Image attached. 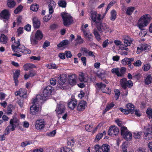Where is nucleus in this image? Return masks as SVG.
<instances>
[{
  "label": "nucleus",
  "instance_id": "obj_1",
  "mask_svg": "<svg viewBox=\"0 0 152 152\" xmlns=\"http://www.w3.org/2000/svg\"><path fill=\"white\" fill-rule=\"evenodd\" d=\"M12 50L15 52L18 51L24 54H30L31 53V50L24 45L20 44L19 39L15 42L14 45H12Z\"/></svg>",
  "mask_w": 152,
  "mask_h": 152
},
{
  "label": "nucleus",
  "instance_id": "obj_2",
  "mask_svg": "<svg viewBox=\"0 0 152 152\" xmlns=\"http://www.w3.org/2000/svg\"><path fill=\"white\" fill-rule=\"evenodd\" d=\"M151 17L148 14L144 15L139 19L138 22V27L140 29H142L144 27L147 26L150 21Z\"/></svg>",
  "mask_w": 152,
  "mask_h": 152
},
{
  "label": "nucleus",
  "instance_id": "obj_3",
  "mask_svg": "<svg viewBox=\"0 0 152 152\" xmlns=\"http://www.w3.org/2000/svg\"><path fill=\"white\" fill-rule=\"evenodd\" d=\"M120 83L121 86L124 90H126L125 93L124 94V95L126 96L128 94V91L126 90L127 87L129 88L132 87L133 86L132 82L131 80L127 81L126 78H123L120 80Z\"/></svg>",
  "mask_w": 152,
  "mask_h": 152
},
{
  "label": "nucleus",
  "instance_id": "obj_4",
  "mask_svg": "<svg viewBox=\"0 0 152 152\" xmlns=\"http://www.w3.org/2000/svg\"><path fill=\"white\" fill-rule=\"evenodd\" d=\"M39 99L38 96H37L35 99L33 100L32 105L30 107V113L32 115H36L38 112L39 108V104L38 102Z\"/></svg>",
  "mask_w": 152,
  "mask_h": 152
},
{
  "label": "nucleus",
  "instance_id": "obj_5",
  "mask_svg": "<svg viewBox=\"0 0 152 152\" xmlns=\"http://www.w3.org/2000/svg\"><path fill=\"white\" fill-rule=\"evenodd\" d=\"M54 88L53 87L50 86H48L43 90L42 96H38L39 101H44L46 100L47 97L51 94Z\"/></svg>",
  "mask_w": 152,
  "mask_h": 152
},
{
  "label": "nucleus",
  "instance_id": "obj_6",
  "mask_svg": "<svg viewBox=\"0 0 152 152\" xmlns=\"http://www.w3.org/2000/svg\"><path fill=\"white\" fill-rule=\"evenodd\" d=\"M121 133L124 138L127 141L130 140L132 138V134L128 131L126 127L121 126Z\"/></svg>",
  "mask_w": 152,
  "mask_h": 152
},
{
  "label": "nucleus",
  "instance_id": "obj_7",
  "mask_svg": "<svg viewBox=\"0 0 152 152\" xmlns=\"http://www.w3.org/2000/svg\"><path fill=\"white\" fill-rule=\"evenodd\" d=\"M89 13L91 18L93 22L95 23L96 26L98 23H101V15L98 14L96 11L93 10H92Z\"/></svg>",
  "mask_w": 152,
  "mask_h": 152
},
{
  "label": "nucleus",
  "instance_id": "obj_8",
  "mask_svg": "<svg viewBox=\"0 0 152 152\" xmlns=\"http://www.w3.org/2000/svg\"><path fill=\"white\" fill-rule=\"evenodd\" d=\"M61 15L64 26H68L72 23L73 20L72 17L70 15H67V14L64 12L61 13Z\"/></svg>",
  "mask_w": 152,
  "mask_h": 152
},
{
  "label": "nucleus",
  "instance_id": "obj_9",
  "mask_svg": "<svg viewBox=\"0 0 152 152\" xmlns=\"http://www.w3.org/2000/svg\"><path fill=\"white\" fill-rule=\"evenodd\" d=\"M17 123V120L14 119H11L10 120V125L6 128L4 133L5 135H7L10 133V130L12 131H14L16 126V124Z\"/></svg>",
  "mask_w": 152,
  "mask_h": 152
},
{
  "label": "nucleus",
  "instance_id": "obj_10",
  "mask_svg": "<svg viewBox=\"0 0 152 152\" xmlns=\"http://www.w3.org/2000/svg\"><path fill=\"white\" fill-rule=\"evenodd\" d=\"M96 27L98 30L101 32L107 33L111 31V28L107 24L105 23H102V21L100 23H98Z\"/></svg>",
  "mask_w": 152,
  "mask_h": 152
},
{
  "label": "nucleus",
  "instance_id": "obj_11",
  "mask_svg": "<svg viewBox=\"0 0 152 152\" xmlns=\"http://www.w3.org/2000/svg\"><path fill=\"white\" fill-rule=\"evenodd\" d=\"M45 122L43 119H38L35 122V129L41 131L45 126Z\"/></svg>",
  "mask_w": 152,
  "mask_h": 152
},
{
  "label": "nucleus",
  "instance_id": "obj_12",
  "mask_svg": "<svg viewBox=\"0 0 152 152\" xmlns=\"http://www.w3.org/2000/svg\"><path fill=\"white\" fill-rule=\"evenodd\" d=\"M119 132V129L115 125H112L110 127L107 132L109 135L114 137L118 135Z\"/></svg>",
  "mask_w": 152,
  "mask_h": 152
},
{
  "label": "nucleus",
  "instance_id": "obj_13",
  "mask_svg": "<svg viewBox=\"0 0 152 152\" xmlns=\"http://www.w3.org/2000/svg\"><path fill=\"white\" fill-rule=\"evenodd\" d=\"M77 76L75 74H72L68 75L67 81L70 85L73 86L77 83Z\"/></svg>",
  "mask_w": 152,
  "mask_h": 152
},
{
  "label": "nucleus",
  "instance_id": "obj_14",
  "mask_svg": "<svg viewBox=\"0 0 152 152\" xmlns=\"http://www.w3.org/2000/svg\"><path fill=\"white\" fill-rule=\"evenodd\" d=\"M152 137V127L146 129L144 132V138L146 141L150 140Z\"/></svg>",
  "mask_w": 152,
  "mask_h": 152
},
{
  "label": "nucleus",
  "instance_id": "obj_15",
  "mask_svg": "<svg viewBox=\"0 0 152 152\" xmlns=\"http://www.w3.org/2000/svg\"><path fill=\"white\" fill-rule=\"evenodd\" d=\"M66 107L64 104L60 102L57 104L55 111L57 114L59 115L64 113Z\"/></svg>",
  "mask_w": 152,
  "mask_h": 152
},
{
  "label": "nucleus",
  "instance_id": "obj_16",
  "mask_svg": "<svg viewBox=\"0 0 152 152\" xmlns=\"http://www.w3.org/2000/svg\"><path fill=\"white\" fill-rule=\"evenodd\" d=\"M77 104V100L75 98L74 96H72L71 99L68 101L67 105L69 108L71 110H73L76 106Z\"/></svg>",
  "mask_w": 152,
  "mask_h": 152
},
{
  "label": "nucleus",
  "instance_id": "obj_17",
  "mask_svg": "<svg viewBox=\"0 0 152 152\" xmlns=\"http://www.w3.org/2000/svg\"><path fill=\"white\" fill-rule=\"evenodd\" d=\"M60 79L58 81V84L57 86V88H60L61 89L64 90L66 88V85L65 83L66 82L65 77H63L61 76H60Z\"/></svg>",
  "mask_w": 152,
  "mask_h": 152
},
{
  "label": "nucleus",
  "instance_id": "obj_18",
  "mask_svg": "<svg viewBox=\"0 0 152 152\" xmlns=\"http://www.w3.org/2000/svg\"><path fill=\"white\" fill-rule=\"evenodd\" d=\"M82 31L83 32L84 35L86 38L89 41H92L93 40V36L89 31H86L83 29Z\"/></svg>",
  "mask_w": 152,
  "mask_h": 152
},
{
  "label": "nucleus",
  "instance_id": "obj_19",
  "mask_svg": "<svg viewBox=\"0 0 152 152\" xmlns=\"http://www.w3.org/2000/svg\"><path fill=\"white\" fill-rule=\"evenodd\" d=\"M87 103L86 101L84 100L81 101L77 107V110L79 111H83L87 106Z\"/></svg>",
  "mask_w": 152,
  "mask_h": 152
},
{
  "label": "nucleus",
  "instance_id": "obj_20",
  "mask_svg": "<svg viewBox=\"0 0 152 152\" xmlns=\"http://www.w3.org/2000/svg\"><path fill=\"white\" fill-rule=\"evenodd\" d=\"M0 16L3 18L8 20L10 16V13L9 10L6 9L3 10L0 13Z\"/></svg>",
  "mask_w": 152,
  "mask_h": 152
},
{
  "label": "nucleus",
  "instance_id": "obj_21",
  "mask_svg": "<svg viewBox=\"0 0 152 152\" xmlns=\"http://www.w3.org/2000/svg\"><path fill=\"white\" fill-rule=\"evenodd\" d=\"M20 70H19L17 69L15 71V72L13 74V80L14 82L15 83V85L16 86H18V79L20 75Z\"/></svg>",
  "mask_w": 152,
  "mask_h": 152
},
{
  "label": "nucleus",
  "instance_id": "obj_22",
  "mask_svg": "<svg viewBox=\"0 0 152 152\" xmlns=\"http://www.w3.org/2000/svg\"><path fill=\"white\" fill-rule=\"evenodd\" d=\"M121 63L124 65H127L131 69L133 68V66L132 65V63H131V61H130L129 58H125L122 60Z\"/></svg>",
  "mask_w": 152,
  "mask_h": 152
},
{
  "label": "nucleus",
  "instance_id": "obj_23",
  "mask_svg": "<svg viewBox=\"0 0 152 152\" xmlns=\"http://www.w3.org/2000/svg\"><path fill=\"white\" fill-rule=\"evenodd\" d=\"M32 23L35 29L39 28L40 26V22L37 18L34 17L32 19Z\"/></svg>",
  "mask_w": 152,
  "mask_h": 152
},
{
  "label": "nucleus",
  "instance_id": "obj_24",
  "mask_svg": "<svg viewBox=\"0 0 152 152\" xmlns=\"http://www.w3.org/2000/svg\"><path fill=\"white\" fill-rule=\"evenodd\" d=\"M56 5V3L54 1H50L48 5V8L49 13L50 14H52L54 12V8H55Z\"/></svg>",
  "mask_w": 152,
  "mask_h": 152
},
{
  "label": "nucleus",
  "instance_id": "obj_25",
  "mask_svg": "<svg viewBox=\"0 0 152 152\" xmlns=\"http://www.w3.org/2000/svg\"><path fill=\"white\" fill-rule=\"evenodd\" d=\"M36 67V66L34 64L30 63H28L25 64L23 66L24 70L25 71H27L31 70L33 68Z\"/></svg>",
  "mask_w": 152,
  "mask_h": 152
},
{
  "label": "nucleus",
  "instance_id": "obj_26",
  "mask_svg": "<svg viewBox=\"0 0 152 152\" xmlns=\"http://www.w3.org/2000/svg\"><path fill=\"white\" fill-rule=\"evenodd\" d=\"M100 149L103 152H110V146L107 144H104L101 146Z\"/></svg>",
  "mask_w": 152,
  "mask_h": 152
},
{
  "label": "nucleus",
  "instance_id": "obj_27",
  "mask_svg": "<svg viewBox=\"0 0 152 152\" xmlns=\"http://www.w3.org/2000/svg\"><path fill=\"white\" fill-rule=\"evenodd\" d=\"M20 93V96L22 98L26 99L27 97V90L23 88H20L19 90Z\"/></svg>",
  "mask_w": 152,
  "mask_h": 152
},
{
  "label": "nucleus",
  "instance_id": "obj_28",
  "mask_svg": "<svg viewBox=\"0 0 152 152\" xmlns=\"http://www.w3.org/2000/svg\"><path fill=\"white\" fill-rule=\"evenodd\" d=\"M38 40H41L43 37V34L41 31L38 30L36 32L34 37Z\"/></svg>",
  "mask_w": 152,
  "mask_h": 152
},
{
  "label": "nucleus",
  "instance_id": "obj_29",
  "mask_svg": "<svg viewBox=\"0 0 152 152\" xmlns=\"http://www.w3.org/2000/svg\"><path fill=\"white\" fill-rule=\"evenodd\" d=\"M69 44V42L67 40H62L61 42L58 44V47L60 48L63 47H65Z\"/></svg>",
  "mask_w": 152,
  "mask_h": 152
},
{
  "label": "nucleus",
  "instance_id": "obj_30",
  "mask_svg": "<svg viewBox=\"0 0 152 152\" xmlns=\"http://www.w3.org/2000/svg\"><path fill=\"white\" fill-rule=\"evenodd\" d=\"M152 81V77L151 75H148L145 78V84L148 85L151 84Z\"/></svg>",
  "mask_w": 152,
  "mask_h": 152
},
{
  "label": "nucleus",
  "instance_id": "obj_31",
  "mask_svg": "<svg viewBox=\"0 0 152 152\" xmlns=\"http://www.w3.org/2000/svg\"><path fill=\"white\" fill-rule=\"evenodd\" d=\"M140 47V49L145 52L148 51L151 48V46L147 44H142Z\"/></svg>",
  "mask_w": 152,
  "mask_h": 152
},
{
  "label": "nucleus",
  "instance_id": "obj_32",
  "mask_svg": "<svg viewBox=\"0 0 152 152\" xmlns=\"http://www.w3.org/2000/svg\"><path fill=\"white\" fill-rule=\"evenodd\" d=\"M106 133V132L104 131L102 133H99L97 134L95 140L98 141L99 140L103 137L104 135H105Z\"/></svg>",
  "mask_w": 152,
  "mask_h": 152
},
{
  "label": "nucleus",
  "instance_id": "obj_33",
  "mask_svg": "<svg viewBox=\"0 0 152 152\" xmlns=\"http://www.w3.org/2000/svg\"><path fill=\"white\" fill-rule=\"evenodd\" d=\"M110 19L111 20L114 21L115 20L117 17V13L115 10H112L110 13Z\"/></svg>",
  "mask_w": 152,
  "mask_h": 152
},
{
  "label": "nucleus",
  "instance_id": "obj_34",
  "mask_svg": "<svg viewBox=\"0 0 152 152\" xmlns=\"http://www.w3.org/2000/svg\"><path fill=\"white\" fill-rule=\"evenodd\" d=\"M7 4L9 8H12L15 5L16 3L14 0H8Z\"/></svg>",
  "mask_w": 152,
  "mask_h": 152
},
{
  "label": "nucleus",
  "instance_id": "obj_35",
  "mask_svg": "<svg viewBox=\"0 0 152 152\" xmlns=\"http://www.w3.org/2000/svg\"><path fill=\"white\" fill-rule=\"evenodd\" d=\"M75 41V45H80L82 44L84 40L81 38L80 36L77 35Z\"/></svg>",
  "mask_w": 152,
  "mask_h": 152
},
{
  "label": "nucleus",
  "instance_id": "obj_36",
  "mask_svg": "<svg viewBox=\"0 0 152 152\" xmlns=\"http://www.w3.org/2000/svg\"><path fill=\"white\" fill-rule=\"evenodd\" d=\"M93 34L96 40L99 42L101 40V36L98 31L96 29H94Z\"/></svg>",
  "mask_w": 152,
  "mask_h": 152
},
{
  "label": "nucleus",
  "instance_id": "obj_37",
  "mask_svg": "<svg viewBox=\"0 0 152 152\" xmlns=\"http://www.w3.org/2000/svg\"><path fill=\"white\" fill-rule=\"evenodd\" d=\"M119 110L121 112L127 115L130 113H134V110H126V109H123L122 107L120 108H119Z\"/></svg>",
  "mask_w": 152,
  "mask_h": 152
},
{
  "label": "nucleus",
  "instance_id": "obj_38",
  "mask_svg": "<svg viewBox=\"0 0 152 152\" xmlns=\"http://www.w3.org/2000/svg\"><path fill=\"white\" fill-rule=\"evenodd\" d=\"M135 10V8L134 7H130L127 8L126 14L128 15H130Z\"/></svg>",
  "mask_w": 152,
  "mask_h": 152
},
{
  "label": "nucleus",
  "instance_id": "obj_39",
  "mask_svg": "<svg viewBox=\"0 0 152 152\" xmlns=\"http://www.w3.org/2000/svg\"><path fill=\"white\" fill-rule=\"evenodd\" d=\"M67 140V145L71 146V147L73 146L75 142V141L74 140V138L69 137L68 139Z\"/></svg>",
  "mask_w": 152,
  "mask_h": 152
},
{
  "label": "nucleus",
  "instance_id": "obj_40",
  "mask_svg": "<svg viewBox=\"0 0 152 152\" xmlns=\"http://www.w3.org/2000/svg\"><path fill=\"white\" fill-rule=\"evenodd\" d=\"M111 72L112 73L115 74L118 77H121L120 73V69L118 68H113L112 69Z\"/></svg>",
  "mask_w": 152,
  "mask_h": 152
},
{
  "label": "nucleus",
  "instance_id": "obj_41",
  "mask_svg": "<svg viewBox=\"0 0 152 152\" xmlns=\"http://www.w3.org/2000/svg\"><path fill=\"white\" fill-rule=\"evenodd\" d=\"M132 42V41L129 37L126 38L124 39V45L126 47L130 46Z\"/></svg>",
  "mask_w": 152,
  "mask_h": 152
},
{
  "label": "nucleus",
  "instance_id": "obj_42",
  "mask_svg": "<svg viewBox=\"0 0 152 152\" xmlns=\"http://www.w3.org/2000/svg\"><path fill=\"white\" fill-rule=\"evenodd\" d=\"M0 40L1 42H2L3 44H5L7 42V38L4 34H1Z\"/></svg>",
  "mask_w": 152,
  "mask_h": 152
},
{
  "label": "nucleus",
  "instance_id": "obj_43",
  "mask_svg": "<svg viewBox=\"0 0 152 152\" xmlns=\"http://www.w3.org/2000/svg\"><path fill=\"white\" fill-rule=\"evenodd\" d=\"M45 66L49 69H56L57 68L56 65L53 63L47 64Z\"/></svg>",
  "mask_w": 152,
  "mask_h": 152
},
{
  "label": "nucleus",
  "instance_id": "obj_44",
  "mask_svg": "<svg viewBox=\"0 0 152 152\" xmlns=\"http://www.w3.org/2000/svg\"><path fill=\"white\" fill-rule=\"evenodd\" d=\"M97 87L99 89H101L103 91L104 89L106 87V85L102 83V82L99 83H97L96 84Z\"/></svg>",
  "mask_w": 152,
  "mask_h": 152
},
{
  "label": "nucleus",
  "instance_id": "obj_45",
  "mask_svg": "<svg viewBox=\"0 0 152 152\" xmlns=\"http://www.w3.org/2000/svg\"><path fill=\"white\" fill-rule=\"evenodd\" d=\"M58 4L59 7L62 8H65L66 7V3L65 0H60L59 1Z\"/></svg>",
  "mask_w": 152,
  "mask_h": 152
},
{
  "label": "nucleus",
  "instance_id": "obj_46",
  "mask_svg": "<svg viewBox=\"0 0 152 152\" xmlns=\"http://www.w3.org/2000/svg\"><path fill=\"white\" fill-rule=\"evenodd\" d=\"M146 113L149 119L152 118V109L151 107L148 108L146 111Z\"/></svg>",
  "mask_w": 152,
  "mask_h": 152
},
{
  "label": "nucleus",
  "instance_id": "obj_47",
  "mask_svg": "<svg viewBox=\"0 0 152 152\" xmlns=\"http://www.w3.org/2000/svg\"><path fill=\"white\" fill-rule=\"evenodd\" d=\"M32 143V140L26 141L21 142L20 146L22 147H25L28 145H30Z\"/></svg>",
  "mask_w": 152,
  "mask_h": 152
},
{
  "label": "nucleus",
  "instance_id": "obj_48",
  "mask_svg": "<svg viewBox=\"0 0 152 152\" xmlns=\"http://www.w3.org/2000/svg\"><path fill=\"white\" fill-rule=\"evenodd\" d=\"M23 7L20 5L18 6L16 9L14 10V12L15 14H18L22 10Z\"/></svg>",
  "mask_w": 152,
  "mask_h": 152
},
{
  "label": "nucleus",
  "instance_id": "obj_49",
  "mask_svg": "<svg viewBox=\"0 0 152 152\" xmlns=\"http://www.w3.org/2000/svg\"><path fill=\"white\" fill-rule=\"evenodd\" d=\"M39 7V6L36 4H32L30 7V9L33 11H37Z\"/></svg>",
  "mask_w": 152,
  "mask_h": 152
},
{
  "label": "nucleus",
  "instance_id": "obj_50",
  "mask_svg": "<svg viewBox=\"0 0 152 152\" xmlns=\"http://www.w3.org/2000/svg\"><path fill=\"white\" fill-rule=\"evenodd\" d=\"M61 152H72V150L70 148L65 146L61 148Z\"/></svg>",
  "mask_w": 152,
  "mask_h": 152
},
{
  "label": "nucleus",
  "instance_id": "obj_51",
  "mask_svg": "<svg viewBox=\"0 0 152 152\" xmlns=\"http://www.w3.org/2000/svg\"><path fill=\"white\" fill-rule=\"evenodd\" d=\"M141 31L139 34V36L140 37H145L147 34V32L146 30L142 28V29H140Z\"/></svg>",
  "mask_w": 152,
  "mask_h": 152
},
{
  "label": "nucleus",
  "instance_id": "obj_52",
  "mask_svg": "<svg viewBox=\"0 0 152 152\" xmlns=\"http://www.w3.org/2000/svg\"><path fill=\"white\" fill-rule=\"evenodd\" d=\"M30 40L31 44L35 46L37 44L39 40L36 38L35 37L31 38Z\"/></svg>",
  "mask_w": 152,
  "mask_h": 152
},
{
  "label": "nucleus",
  "instance_id": "obj_53",
  "mask_svg": "<svg viewBox=\"0 0 152 152\" xmlns=\"http://www.w3.org/2000/svg\"><path fill=\"white\" fill-rule=\"evenodd\" d=\"M142 132H134L133 134V137L136 139H139L141 137Z\"/></svg>",
  "mask_w": 152,
  "mask_h": 152
},
{
  "label": "nucleus",
  "instance_id": "obj_54",
  "mask_svg": "<svg viewBox=\"0 0 152 152\" xmlns=\"http://www.w3.org/2000/svg\"><path fill=\"white\" fill-rule=\"evenodd\" d=\"M115 2L114 1H112L110 2L108 4L107 7L106 9V10L105 12V14L107 13L109 10L110 8V7L113 6V5L115 3Z\"/></svg>",
  "mask_w": 152,
  "mask_h": 152
},
{
  "label": "nucleus",
  "instance_id": "obj_55",
  "mask_svg": "<svg viewBox=\"0 0 152 152\" xmlns=\"http://www.w3.org/2000/svg\"><path fill=\"white\" fill-rule=\"evenodd\" d=\"M115 96L116 100L118 99L120 95V91L118 89H115L114 90Z\"/></svg>",
  "mask_w": 152,
  "mask_h": 152
},
{
  "label": "nucleus",
  "instance_id": "obj_56",
  "mask_svg": "<svg viewBox=\"0 0 152 152\" xmlns=\"http://www.w3.org/2000/svg\"><path fill=\"white\" fill-rule=\"evenodd\" d=\"M94 152H103L100 149V146L98 144L94 146Z\"/></svg>",
  "mask_w": 152,
  "mask_h": 152
},
{
  "label": "nucleus",
  "instance_id": "obj_57",
  "mask_svg": "<svg viewBox=\"0 0 152 152\" xmlns=\"http://www.w3.org/2000/svg\"><path fill=\"white\" fill-rule=\"evenodd\" d=\"M79 75V80L80 82L84 81L85 79L84 74L83 72H81L80 73Z\"/></svg>",
  "mask_w": 152,
  "mask_h": 152
},
{
  "label": "nucleus",
  "instance_id": "obj_58",
  "mask_svg": "<svg viewBox=\"0 0 152 152\" xmlns=\"http://www.w3.org/2000/svg\"><path fill=\"white\" fill-rule=\"evenodd\" d=\"M126 70V69L124 67H122L120 69V73L121 75V77L123 76Z\"/></svg>",
  "mask_w": 152,
  "mask_h": 152
},
{
  "label": "nucleus",
  "instance_id": "obj_59",
  "mask_svg": "<svg viewBox=\"0 0 152 152\" xmlns=\"http://www.w3.org/2000/svg\"><path fill=\"white\" fill-rule=\"evenodd\" d=\"M126 107L128 109V110H133L134 112V105L133 104L131 103H128L126 105Z\"/></svg>",
  "mask_w": 152,
  "mask_h": 152
},
{
  "label": "nucleus",
  "instance_id": "obj_60",
  "mask_svg": "<svg viewBox=\"0 0 152 152\" xmlns=\"http://www.w3.org/2000/svg\"><path fill=\"white\" fill-rule=\"evenodd\" d=\"M12 108L10 106H8L6 114L8 115H10L12 114Z\"/></svg>",
  "mask_w": 152,
  "mask_h": 152
},
{
  "label": "nucleus",
  "instance_id": "obj_61",
  "mask_svg": "<svg viewBox=\"0 0 152 152\" xmlns=\"http://www.w3.org/2000/svg\"><path fill=\"white\" fill-rule=\"evenodd\" d=\"M36 74V71L33 69L30 70L29 72V74L30 76L31 77H32L35 76Z\"/></svg>",
  "mask_w": 152,
  "mask_h": 152
},
{
  "label": "nucleus",
  "instance_id": "obj_62",
  "mask_svg": "<svg viewBox=\"0 0 152 152\" xmlns=\"http://www.w3.org/2000/svg\"><path fill=\"white\" fill-rule=\"evenodd\" d=\"M92 125L88 124H87L85 126V129L88 132H91L92 131Z\"/></svg>",
  "mask_w": 152,
  "mask_h": 152
},
{
  "label": "nucleus",
  "instance_id": "obj_63",
  "mask_svg": "<svg viewBox=\"0 0 152 152\" xmlns=\"http://www.w3.org/2000/svg\"><path fill=\"white\" fill-rule=\"evenodd\" d=\"M56 133V130H54L50 132H48L47 133V135L50 137H53L55 136Z\"/></svg>",
  "mask_w": 152,
  "mask_h": 152
},
{
  "label": "nucleus",
  "instance_id": "obj_64",
  "mask_svg": "<svg viewBox=\"0 0 152 152\" xmlns=\"http://www.w3.org/2000/svg\"><path fill=\"white\" fill-rule=\"evenodd\" d=\"M52 15L49 14L48 16H45L43 18V20L45 22H47L50 19Z\"/></svg>",
  "mask_w": 152,
  "mask_h": 152
}]
</instances>
